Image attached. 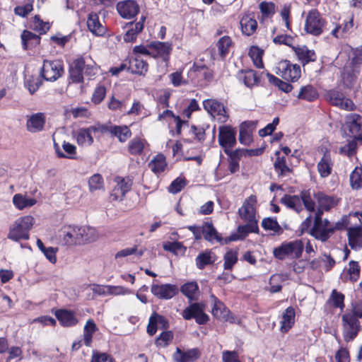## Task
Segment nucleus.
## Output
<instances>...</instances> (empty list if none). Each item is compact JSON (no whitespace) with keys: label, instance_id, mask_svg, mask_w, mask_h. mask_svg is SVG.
Here are the masks:
<instances>
[{"label":"nucleus","instance_id":"nucleus-38","mask_svg":"<svg viewBox=\"0 0 362 362\" xmlns=\"http://www.w3.org/2000/svg\"><path fill=\"white\" fill-rule=\"evenodd\" d=\"M98 330L93 320H87L83 328V343L86 346H90L93 334Z\"/></svg>","mask_w":362,"mask_h":362},{"label":"nucleus","instance_id":"nucleus-60","mask_svg":"<svg viewBox=\"0 0 362 362\" xmlns=\"http://www.w3.org/2000/svg\"><path fill=\"white\" fill-rule=\"evenodd\" d=\"M173 334L170 331L163 332L156 340V344L158 346L165 347L168 345L173 339Z\"/></svg>","mask_w":362,"mask_h":362},{"label":"nucleus","instance_id":"nucleus-36","mask_svg":"<svg viewBox=\"0 0 362 362\" xmlns=\"http://www.w3.org/2000/svg\"><path fill=\"white\" fill-rule=\"evenodd\" d=\"M22 45L24 49L35 47L40 42V37L28 30H24L21 34Z\"/></svg>","mask_w":362,"mask_h":362},{"label":"nucleus","instance_id":"nucleus-18","mask_svg":"<svg viewBox=\"0 0 362 362\" xmlns=\"http://www.w3.org/2000/svg\"><path fill=\"white\" fill-rule=\"evenodd\" d=\"M177 291V286L173 284L153 285L151 287V292L154 296L166 300L174 297Z\"/></svg>","mask_w":362,"mask_h":362},{"label":"nucleus","instance_id":"nucleus-9","mask_svg":"<svg viewBox=\"0 0 362 362\" xmlns=\"http://www.w3.org/2000/svg\"><path fill=\"white\" fill-rule=\"evenodd\" d=\"M315 199L318 204V210L315 213L314 223L313 226H322V215L323 211H329L337 204V200L331 196H328L323 192H317L314 195Z\"/></svg>","mask_w":362,"mask_h":362},{"label":"nucleus","instance_id":"nucleus-45","mask_svg":"<svg viewBox=\"0 0 362 362\" xmlns=\"http://www.w3.org/2000/svg\"><path fill=\"white\" fill-rule=\"evenodd\" d=\"M232 45V40L228 36H223L219 39L216 43L218 54L222 59H224L229 52V49Z\"/></svg>","mask_w":362,"mask_h":362},{"label":"nucleus","instance_id":"nucleus-29","mask_svg":"<svg viewBox=\"0 0 362 362\" xmlns=\"http://www.w3.org/2000/svg\"><path fill=\"white\" fill-rule=\"evenodd\" d=\"M216 260V255L210 250H205L199 253L195 259L196 266L203 269L206 266L213 264Z\"/></svg>","mask_w":362,"mask_h":362},{"label":"nucleus","instance_id":"nucleus-62","mask_svg":"<svg viewBox=\"0 0 362 362\" xmlns=\"http://www.w3.org/2000/svg\"><path fill=\"white\" fill-rule=\"evenodd\" d=\"M106 95V88L103 86H98L95 88L93 95L92 101L95 104L100 103Z\"/></svg>","mask_w":362,"mask_h":362},{"label":"nucleus","instance_id":"nucleus-39","mask_svg":"<svg viewBox=\"0 0 362 362\" xmlns=\"http://www.w3.org/2000/svg\"><path fill=\"white\" fill-rule=\"evenodd\" d=\"M148 166L154 173H160L163 172L167 166L165 157L159 153L148 163Z\"/></svg>","mask_w":362,"mask_h":362},{"label":"nucleus","instance_id":"nucleus-8","mask_svg":"<svg viewBox=\"0 0 362 362\" xmlns=\"http://www.w3.org/2000/svg\"><path fill=\"white\" fill-rule=\"evenodd\" d=\"M204 108L219 123H225L229 118L227 108L223 103L216 99H206L203 101Z\"/></svg>","mask_w":362,"mask_h":362},{"label":"nucleus","instance_id":"nucleus-49","mask_svg":"<svg viewBox=\"0 0 362 362\" xmlns=\"http://www.w3.org/2000/svg\"><path fill=\"white\" fill-rule=\"evenodd\" d=\"M149 47L156 49L158 54L163 57L168 56L172 50L171 45L168 42H153Z\"/></svg>","mask_w":362,"mask_h":362},{"label":"nucleus","instance_id":"nucleus-63","mask_svg":"<svg viewBox=\"0 0 362 362\" xmlns=\"http://www.w3.org/2000/svg\"><path fill=\"white\" fill-rule=\"evenodd\" d=\"M293 37L289 35H278L273 38V42L276 45H284L288 47L293 46Z\"/></svg>","mask_w":362,"mask_h":362},{"label":"nucleus","instance_id":"nucleus-61","mask_svg":"<svg viewBox=\"0 0 362 362\" xmlns=\"http://www.w3.org/2000/svg\"><path fill=\"white\" fill-rule=\"evenodd\" d=\"M185 179L177 177L172 182L168 187V190L170 193L176 194L180 192L185 187Z\"/></svg>","mask_w":362,"mask_h":362},{"label":"nucleus","instance_id":"nucleus-40","mask_svg":"<svg viewBox=\"0 0 362 362\" xmlns=\"http://www.w3.org/2000/svg\"><path fill=\"white\" fill-rule=\"evenodd\" d=\"M238 250L237 248L228 250L223 256V269L231 270L238 260Z\"/></svg>","mask_w":362,"mask_h":362},{"label":"nucleus","instance_id":"nucleus-5","mask_svg":"<svg viewBox=\"0 0 362 362\" xmlns=\"http://www.w3.org/2000/svg\"><path fill=\"white\" fill-rule=\"evenodd\" d=\"M257 197L250 195L243 202V206L238 209V214L245 223L243 226H258V218L256 217L255 204Z\"/></svg>","mask_w":362,"mask_h":362},{"label":"nucleus","instance_id":"nucleus-7","mask_svg":"<svg viewBox=\"0 0 362 362\" xmlns=\"http://www.w3.org/2000/svg\"><path fill=\"white\" fill-rule=\"evenodd\" d=\"M341 321L344 340L350 341L356 337L359 331L360 322L358 317L352 312H348L342 315Z\"/></svg>","mask_w":362,"mask_h":362},{"label":"nucleus","instance_id":"nucleus-4","mask_svg":"<svg viewBox=\"0 0 362 362\" xmlns=\"http://www.w3.org/2000/svg\"><path fill=\"white\" fill-rule=\"evenodd\" d=\"M83 74L91 76L95 74L91 65H86L83 57L74 59L69 68V83H83Z\"/></svg>","mask_w":362,"mask_h":362},{"label":"nucleus","instance_id":"nucleus-54","mask_svg":"<svg viewBox=\"0 0 362 362\" xmlns=\"http://www.w3.org/2000/svg\"><path fill=\"white\" fill-rule=\"evenodd\" d=\"M42 80L33 76H30L25 82V86L28 88L30 94H34L42 86Z\"/></svg>","mask_w":362,"mask_h":362},{"label":"nucleus","instance_id":"nucleus-64","mask_svg":"<svg viewBox=\"0 0 362 362\" xmlns=\"http://www.w3.org/2000/svg\"><path fill=\"white\" fill-rule=\"evenodd\" d=\"M90 362H112V358L105 353H98L94 351Z\"/></svg>","mask_w":362,"mask_h":362},{"label":"nucleus","instance_id":"nucleus-19","mask_svg":"<svg viewBox=\"0 0 362 362\" xmlns=\"http://www.w3.org/2000/svg\"><path fill=\"white\" fill-rule=\"evenodd\" d=\"M296 312L295 309L289 306L282 313L280 321V332L283 334L287 333L295 324Z\"/></svg>","mask_w":362,"mask_h":362},{"label":"nucleus","instance_id":"nucleus-12","mask_svg":"<svg viewBox=\"0 0 362 362\" xmlns=\"http://www.w3.org/2000/svg\"><path fill=\"white\" fill-rule=\"evenodd\" d=\"M205 305L203 303H194L187 307L182 313L184 319L189 320L192 318L199 325H204L209 321V316L204 313Z\"/></svg>","mask_w":362,"mask_h":362},{"label":"nucleus","instance_id":"nucleus-16","mask_svg":"<svg viewBox=\"0 0 362 362\" xmlns=\"http://www.w3.org/2000/svg\"><path fill=\"white\" fill-rule=\"evenodd\" d=\"M96 129L94 126H90L87 128L79 129L74 134V138L78 146H89L93 144L94 139L93 133H95Z\"/></svg>","mask_w":362,"mask_h":362},{"label":"nucleus","instance_id":"nucleus-35","mask_svg":"<svg viewBox=\"0 0 362 362\" xmlns=\"http://www.w3.org/2000/svg\"><path fill=\"white\" fill-rule=\"evenodd\" d=\"M36 202L37 201L35 199L28 197L21 194H16L13 197V203L19 210L33 206L36 204Z\"/></svg>","mask_w":362,"mask_h":362},{"label":"nucleus","instance_id":"nucleus-30","mask_svg":"<svg viewBox=\"0 0 362 362\" xmlns=\"http://www.w3.org/2000/svg\"><path fill=\"white\" fill-rule=\"evenodd\" d=\"M362 224V212L350 213L348 216L342 217L335 226H361Z\"/></svg>","mask_w":362,"mask_h":362},{"label":"nucleus","instance_id":"nucleus-32","mask_svg":"<svg viewBox=\"0 0 362 362\" xmlns=\"http://www.w3.org/2000/svg\"><path fill=\"white\" fill-rule=\"evenodd\" d=\"M281 203L287 208L292 209L296 212H300L303 209L301 199L298 195L285 194L281 199Z\"/></svg>","mask_w":362,"mask_h":362},{"label":"nucleus","instance_id":"nucleus-37","mask_svg":"<svg viewBox=\"0 0 362 362\" xmlns=\"http://www.w3.org/2000/svg\"><path fill=\"white\" fill-rule=\"evenodd\" d=\"M180 291L189 300H197L199 291L197 282L192 281L185 284L182 286Z\"/></svg>","mask_w":362,"mask_h":362},{"label":"nucleus","instance_id":"nucleus-17","mask_svg":"<svg viewBox=\"0 0 362 362\" xmlns=\"http://www.w3.org/2000/svg\"><path fill=\"white\" fill-rule=\"evenodd\" d=\"M210 297L213 303L212 315L220 320L230 321L231 318L230 310L214 294Z\"/></svg>","mask_w":362,"mask_h":362},{"label":"nucleus","instance_id":"nucleus-31","mask_svg":"<svg viewBox=\"0 0 362 362\" xmlns=\"http://www.w3.org/2000/svg\"><path fill=\"white\" fill-rule=\"evenodd\" d=\"M240 28L243 33L247 36L252 35L257 30V23L250 15H245L240 20Z\"/></svg>","mask_w":362,"mask_h":362},{"label":"nucleus","instance_id":"nucleus-48","mask_svg":"<svg viewBox=\"0 0 362 362\" xmlns=\"http://www.w3.org/2000/svg\"><path fill=\"white\" fill-rule=\"evenodd\" d=\"M350 183L353 189L362 188V168L356 167L350 175Z\"/></svg>","mask_w":362,"mask_h":362},{"label":"nucleus","instance_id":"nucleus-11","mask_svg":"<svg viewBox=\"0 0 362 362\" xmlns=\"http://www.w3.org/2000/svg\"><path fill=\"white\" fill-rule=\"evenodd\" d=\"M236 130L230 125H223L218 127V141L224 153L228 149L233 148L236 145Z\"/></svg>","mask_w":362,"mask_h":362},{"label":"nucleus","instance_id":"nucleus-20","mask_svg":"<svg viewBox=\"0 0 362 362\" xmlns=\"http://www.w3.org/2000/svg\"><path fill=\"white\" fill-rule=\"evenodd\" d=\"M117 10L122 18L131 19L136 16V1L125 0L117 4Z\"/></svg>","mask_w":362,"mask_h":362},{"label":"nucleus","instance_id":"nucleus-59","mask_svg":"<svg viewBox=\"0 0 362 362\" xmlns=\"http://www.w3.org/2000/svg\"><path fill=\"white\" fill-rule=\"evenodd\" d=\"M163 249L166 251L171 252L175 255H179L185 252L184 247L178 242H167L164 243Z\"/></svg>","mask_w":362,"mask_h":362},{"label":"nucleus","instance_id":"nucleus-46","mask_svg":"<svg viewBox=\"0 0 362 362\" xmlns=\"http://www.w3.org/2000/svg\"><path fill=\"white\" fill-rule=\"evenodd\" d=\"M266 76L268 78L269 81L271 83L277 86L279 88V90L285 93H289L292 90L293 86L290 83L281 81L280 78L274 76L270 73H267Z\"/></svg>","mask_w":362,"mask_h":362},{"label":"nucleus","instance_id":"nucleus-14","mask_svg":"<svg viewBox=\"0 0 362 362\" xmlns=\"http://www.w3.org/2000/svg\"><path fill=\"white\" fill-rule=\"evenodd\" d=\"M97 132L101 133L110 132L112 135L118 138L121 142L126 141L132 135L131 131L127 126H116L108 124H98L95 126Z\"/></svg>","mask_w":362,"mask_h":362},{"label":"nucleus","instance_id":"nucleus-27","mask_svg":"<svg viewBox=\"0 0 362 362\" xmlns=\"http://www.w3.org/2000/svg\"><path fill=\"white\" fill-rule=\"evenodd\" d=\"M88 30L94 35L102 36L105 32V28L99 21V16L95 13H90L87 19Z\"/></svg>","mask_w":362,"mask_h":362},{"label":"nucleus","instance_id":"nucleus-3","mask_svg":"<svg viewBox=\"0 0 362 362\" xmlns=\"http://www.w3.org/2000/svg\"><path fill=\"white\" fill-rule=\"evenodd\" d=\"M303 248L304 244L301 240L286 241L273 250V255L279 260L298 259L302 255Z\"/></svg>","mask_w":362,"mask_h":362},{"label":"nucleus","instance_id":"nucleus-47","mask_svg":"<svg viewBox=\"0 0 362 362\" xmlns=\"http://www.w3.org/2000/svg\"><path fill=\"white\" fill-rule=\"evenodd\" d=\"M274 167L276 173L280 176H286L291 172V168L288 167L285 157L278 156L274 163Z\"/></svg>","mask_w":362,"mask_h":362},{"label":"nucleus","instance_id":"nucleus-55","mask_svg":"<svg viewBox=\"0 0 362 362\" xmlns=\"http://www.w3.org/2000/svg\"><path fill=\"white\" fill-rule=\"evenodd\" d=\"M259 9L263 18H269L274 14L275 5L272 2L262 1L259 4Z\"/></svg>","mask_w":362,"mask_h":362},{"label":"nucleus","instance_id":"nucleus-44","mask_svg":"<svg viewBox=\"0 0 362 362\" xmlns=\"http://www.w3.org/2000/svg\"><path fill=\"white\" fill-rule=\"evenodd\" d=\"M30 27L40 35L46 33L50 28L49 23L44 22L38 15L35 16L30 21Z\"/></svg>","mask_w":362,"mask_h":362},{"label":"nucleus","instance_id":"nucleus-22","mask_svg":"<svg viewBox=\"0 0 362 362\" xmlns=\"http://www.w3.org/2000/svg\"><path fill=\"white\" fill-rule=\"evenodd\" d=\"M199 351L198 349H192L186 351H182L177 348L173 354V358L176 362H193L199 357Z\"/></svg>","mask_w":362,"mask_h":362},{"label":"nucleus","instance_id":"nucleus-28","mask_svg":"<svg viewBox=\"0 0 362 362\" xmlns=\"http://www.w3.org/2000/svg\"><path fill=\"white\" fill-rule=\"evenodd\" d=\"M333 162L331 156L328 152H325L317 163V170L322 177H328L332 170Z\"/></svg>","mask_w":362,"mask_h":362},{"label":"nucleus","instance_id":"nucleus-42","mask_svg":"<svg viewBox=\"0 0 362 362\" xmlns=\"http://www.w3.org/2000/svg\"><path fill=\"white\" fill-rule=\"evenodd\" d=\"M298 98L307 101H313L317 98L318 93L317 90L311 85L303 86L298 95Z\"/></svg>","mask_w":362,"mask_h":362},{"label":"nucleus","instance_id":"nucleus-6","mask_svg":"<svg viewBox=\"0 0 362 362\" xmlns=\"http://www.w3.org/2000/svg\"><path fill=\"white\" fill-rule=\"evenodd\" d=\"M326 21L317 9L310 10L305 19V30L314 36H319L324 31Z\"/></svg>","mask_w":362,"mask_h":362},{"label":"nucleus","instance_id":"nucleus-26","mask_svg":"<svg viewBox=\"0 0 362 362\" xmlns=\"http://www.w3.org/2000/svg\"><path fill=\"white\" fill-rule=\"evenodd\" d=\"M346 124L352 137L362 132V117L359 115H349L346 117Z\"/></svg>","mask_w":362,"mask_h":362},{"label":"nucleus","instance_id":"nucleus-23","mask_svg":"<svg viewBox=\"0 0 362 362\" xmlns=\"http://www.w3.org/2000/svg\"><path fill=\"white\" fill-rule=\"evenodd\" d=\"M238 78L249 88L258 85L260 82L259 77L257 75L256 71L252 69L239 71Z\"/></svg>","mask_w":362,"mask_h":362},{"label":"nucleus","instance_id":"nucleus-53","mask_svg":"<svg viewBox=\"0 0 362 362\" xmlns=\"http://www.w3.org/2000/svg\"><path fill=\"white\" fill-rule=\"evenodd\" d=\"M90 191L100 189L103 187V178L101 175L96 173L92 175L88 180Z\"/></svg>","mask_w":362,"mask_h":362},{"label":"nucleus","instance_id":"nucleus-52","mask_svg":"<svg viewBox=\"0 0 362 362\" xmlns=\"http://www.w3.org/2000/svg\"><path fill=\"white\" fill-rule=\"evenodd\" d=\"M123 71H126L131 74H134L136 71L131 65V60H124L119 66L111 67L109 72L112 76H118L119 74Z\"/></svg>","mask_w":362,"mask_h":362},{"label":"nucleus","instance_id":"nucleus-21","mask_svg":"<svg viewBox=\"0 0 362 362\" xmlns=\"http://www.w3.org/2000/svg\"><path fill=\"white\" fill-rule=\"evenodd\" d=\"M45 124V116L44 113L38 112L32 115L26 122V127L28 132L32 133L39 132L44 128Z\"/></svg>","mask_w":362,"mask_h":362},{"label":"nucleus","instance_id":"nucleus-41","mask_svg":"<svg viewBox=\"0 0 362 362\" xmlns=\"http://www.w3.org/2000/svg\"><path fill=\"white\" fill-rule=\"evenodd\" d=\"M29 228H11L8 238L16 242L29 238Z\"/></svg>","mask_w":362,"mask_h":362},{"label":"nucleus","instance_id":"nucleus-56","mask_svg":"<svg viewBox=\"0 0 362 362\" xmlns=\"http://www.w3.org/2000/svg\"><path fill=\"white\" fill-rule=\"evenodd\" d=\"M246 122H243L241 124L240 127V134H239V141L245 145L249 146L252 141V138L250 133L247 129L245 127Z\"/></svg>","mask_w":362,"mask_h":362},{"label":"nucleus","instance_id":"nucleus-24","mask_svg":"<svg viewBox=\"0 0 362 362\" xmlns=\"http://www.w3.org/2000/svg\"><path fill=\"white\" fill-rule=\"evenodd\" d=\"M292 49L303 66L317 59L315 51L309 49L306 46L292 47Z\"/></svg>","mask_w":362,"mask_h":362},{"label":"nucleus","instance_id":"nucleus-50","mask_svg":"<svg viewBox=\"0 0 362 362\" xmlns=\"http://www.w3.org/2000/svg\"><path fill=\"white\" fill-rule=\"evenodd\" d=\"M262 51L259 49L257 47L252 46L250 47L249 51V55L257 68L260 69L262 68L264 66L262 62Z\"/></svg>","mask_w":362,"mask_h":362},{"label":"nucleus","instance_id":"nucleus-1","mask_svg":"<svg viewBox=\"0 0 362 362\" xmlns=\"http://www.w3.org/2000/svg\"><path fill=\"white\" fill-rule=\"evenodd\" d=\"M204 229L203 233L206 240L212 243H220L221 244H227L231 241L243 240L249 233H259V228H238L235 233L223 238L215 228H204Z\"/></svg>","mask_w":362,"mask_h":362},{"label":"nucleus","instance_id":"nucleus-33","mask_svg":"<svg viewBox=\"0 0 362 362\" xmlns=\"http://www.w3.org/2000/svg\"><path fill=\"white\" fill-rule=\"evenodd\" d=\"M347 235L351 248L356 249L362 247V228H349Z\"/></svg>","mask_w":362,"mask_h":362},{"label":"nucleus","instance_id":"nucleus-10","mask_svg":"<svg viewBox=\"0 0 362 362\" xmlns=\"http://www.w3.org/2000/svg\"><path fill=\"white\" fill-rule=\"evenodd\" d=\"M64 73L62 62L59 60L43 61V65L40 71V76L47 81H55L60 78Z\"/></svg>","mask_w":362,"mask_h":362},{"label":"nucleus","instance_id":"nucleus-2","mask_svg":"<svg viewBox=\"0 0 362 362\" xmlns=\"http://www.w3.org/2000/svg\"><path fill=\"white\" fill-rule=\"evenodd\" d=\"M96 238L95 228H71L64 235L62 241L65 245L71 246L92 242Z\"/></svg>","mask_w":362,"mask_h":362},{"label":"nucleus","instance_id":"nucleus-34","mask_svg":"<svg viewBox=\"0 0 362 362\" xmlns=\"http://www.w3.org/2000/svg\"><path fill=\"white\" fill-rule=\"evenodd\" d=\"M305 229L315 239L322 242L326 241L334 233V228H305Z\"/></svg>","mask_w":362,"mask_h":362},{"label":"nucleus","instance_id":"nucleus-58","mask_svg":"<svg viewBox=\"0 0 362 362\" xmlns=\"http://www.w3.org/2000/svg\"><path fill=\"white\" fill-rule=\"evenodd\" d=\"M344 296L342 293L333 290L329 300L333 306L343 309L344 307Z\"/></svg>","mask_w":362,"mask_h":362},{"label":"nucleus","instance_id":"nucleus-57","mask_svg":"<svg viewBox=\"0 0 362 362\" xmlns=\"http://www.w3.org/2000/svg\"><path fill=\"white\" fill-rule=\"evenodd\" d=\"M348 274L349 280L356 282L360 276V267L357 262L351 261L349 264Z\"/></svg>","mask_w":362,"mask_h":362},{"label":"nucleus","instance_id":"nucleus-15","mask_svg":"<svg viewBox=\"0 0 362 362\" xmlns=\"http://www.w3.org/2000/svg\"><path fill=\"white\" fill-rule=\"evenodd\" d=\"M329 102L334 106L346 110H353L354 103L349 98H346L344 93L338 90L332 89L326 94Z\"/></svg>","mask_w":362,"mask_h":362},{"label":"nucleus","instance_id":"nucleus-43","mask_svg":"<svg viewBox=\"0 0 362 362\" xmlns=\"http://www.w3.org/2000/svg\"><path fill=\"white\" fill-rule=\"evenodd\" d=\"M324 264L326 271L330 270L335 264V260L329 255L323 254L319 259H313L310 262V266L313 269L317 268L320 265L319 263Z\"/></svg>","mask_w":362,"mask_h":362},{"label":"nucleus","instance_id":"nucleus-25","mask_svg":"<svg viewBox=\"0 0 362 362\" xmlns=\"http://www.w3.org/2000/svg\"><path fill=\"white\" fill-rule=\"evenodd\" d=\"M55 316L64 327H72L78 323L74 313L71 310H58L55 312Z\"/></svg>","mask_w":362,"mask_h":362},{"label":"nucleus","instance_id":"nucleus-51","mask_svg":"<svg viewBox=\"0 0 362 362\" xmlns=\"http://www.w3.org/2000/svg\"><path fill=\"white\" fill-rule=\"evenodd\" d=\"M299 197L301 199V204H303L308 211L310 212L315 211V203L313 200L309 190H303Z\"/></svg>","mask_w":362,"mask_h":362},{"label":"nucleus","instance_id":"nucleus-13","mask_svg":"<svg viewBox=\"0 0 362 362\" xmlns=\"http://www.w3.org/2000/svg\"><path fill=\"white\" fill-rule=\"evenodd\" d=\"M278 74L286 81H296L301 76L300 66L298 64H291L288 60L280 62L277 66Z\"/></svg>","mask_w":362,"mask_h":362}]
</instances>
